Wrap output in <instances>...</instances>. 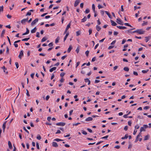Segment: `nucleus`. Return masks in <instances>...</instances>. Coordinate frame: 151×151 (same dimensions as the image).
I'll return each mask as SVG.
<instances>
[{
    "label": "nucleus",
    "mask_w": 151,
    "mask_h": 151,
    "mask_svg": "<svg viewBox=\"0 0 151 151\" xmlns=\"http://www.w3.org/2000/svg\"><path fill=\"white\" fill-rule=\"evenodd\" d=\"M5 30L4 29H3V30L2 31L1 35V37H2L4 36V34H5Z\"/></svg>",
    "instance_id": "25"
},
{
    "label": "nucleus",
    "mask_w": 151,
    "mask_h": 151,
    "mask_svg": "<svg viewBox=\"0 0 151 151\" xmlns=\"http://www.w3.org/2000/svg\"><path fill=\"white\" fill-rule=\"evenodd\" d=\"M64 79H63V78H62L60 80V82L63 83V82H64Z\"/></svg>",
    "instance_id": "60"
},
{
    "label": "nucleus",
    "mask_w": 151,
    "mask_h": 151,
    "mask_svg": "<svg viewBox=\"0 0 151 151\" xmlns=\"http://www.w3.org/2000/svg\"><path fill=\"white\" fill-rule=\"evenodd\" d=\"M134 7V10H136L137 9H139L140 8V6H138L137 7V6H135Z\"/></svg>",
    "instance_id": "50"
},
{
    "label": "nucleus",
    "mask_w": 151,
    "mask_h": 151,
    "mask_svg": "<svg viewBox=\"0 0 151 151\" xmlns=\"http://www.w3.org/2000/svg\"><path fill=\"white\" fill-rule=\"evenodd\" d=\"M52 145L53 146L55 147H57L58 146V145L57 143L56 142H52Z\"/></svg>",
    "instance_id": "15"
},
{
    "label": "nucleus",
    "mask_w": 151,
    "mask_h": 151,
    "mask_svg": "<svg viewBox=\"0 0 151 151\" xmlns=\"http://www.w3.org/2000/svg\"><path fill=\"white\" fill-rule=\"evenodd\" d=\"M86 14H88L90 12V10L88 9H86L85 11Z\"/></svg>",
    "instance_id": "40"
},
{
    "label": "nucleus",
    "mask_w": 151,
    "mask_h": 151,
    "mask_svg": "<svg viewBox=\"0 0 151 151\" xmlns=\"http://www.w3.org/2000/svg\"><path fill=\"white\" fill-rule=\"evenodd\" d=\"M128 126H126L124 128V129L125 131H127L128 129Z\"/></svg>",
    "instance_id": "61"
},
{
    "label": "nucleus",
    "mask_w": 151,
    "mask_h": 151,
    "mask_svg": "<svg viewBox=\"0 0 151 151\" xmlns=\"http://www.w3.org/2000/svg\"><path fill=\"white\" fill-rule=\"evenodd\" d=\"M105 13L107 14V15L111 19L112 18V17L111 15L107 11H105Z\"/></svg>",
    "instance_id": "23"
},
{
    "label": "nucleus",
    "mask_w": 151,
    "mask_h": 151,
    "mask_svg": "<svg viewBox=\"0 0 151 151\" xmlns=\"http://www.w3.org/2000/svg\"><path fill=\"white\" fill-rule=\"evenodd\" d=\"M15 64L16 65V68H19V65L18 63L17 62H16L15 63Z\"/></svg>",
    "instance_id": "42"
},
{
    "label": "nucleus",
    "mask_w": 151,
    "mask_h": 151,
    "mask_svg": "<svg viewBox=\"0 0 151 151\" xmlns=\"http://www.w3.org/2000/svg\"><path fill=\"white\" fill-rule=\"evenodd\" d=\"M37 28L36 27H35L33 29L31 30V32L32 33H35L36 31Z\"/></svg>",
    "instance_id": "18"
},
{
    "label": "nucleus",
    "mask_w": 151,
    "mask_h": 151,
    "mask_svg": "<svg viewBox=\"0 0 151 151\" xmlns=\"http://www.w3.org/2000/svg\"><path fill=\"white\" fill-rule=\"evenodd\" d=\"M110 22L111 23L112 25L113 26H115L117 24L116 23L114 22V21L112 20H110Z\"/></svg>",
    "instance_id": "9"
},
{
    "label": "nucleus",
    "mask_w": 151,
    "mask_h": 151,
    "mask_svg": "<svg viewBox=\"0 0 151 151\" xmlns=\"http://www.w3.org/2000/svg\"><path fill=\"white\" fill-rule=\"evenodd\" d=\"M5 50L4 49H3V50H0V54H1L2 53L4 52Z\"/></svg>",
    "instance_id": "55"
},
{
    "label": "nucleus",
    "mask_w": 151,
    "mask_h": 151,
    "mask_svg": "<svg viewBox=\"0 0 151 151\" xmlns=\"http://www.w3.org/2000/svg\"><path fill=\"white\" fill-rule=\"evenodd\" d=\"M87 129L88 131L90 133H92L93 132L92 130L88 128Z\"/></svg>",
    "instance_id": "62"
},
{
    "label": "nucleus",
    "mask_w": 151,
    "mask_h": 151,
    "mask_svg": "<svg viewBox=\"0 0 151 151\" xmlns=\"http://www.w3.org/2000/svg\"><path fill=\"white\" fill-rule=\"evenodd\" d=\"M67 57V55H64V56H63L61 57V59L62 60H63L64 59H65L66 57Z\"/></svg>",
    "instance_id": "63"
},
{
    "label": "nucleus",
    "mask_w": 151,
    "mask_h": 151,
    "mask_svg": "<svg viewBox=\"0 0 151 151\" xmlns=\"http://www.w3.org/2000/svg\"><path fill=\"white\" fill-rule=\"evenodd\" d=\"M149 71V70L147 69V70H142V72L143 73H145Z\"/></svg>",
    "instance_id": "36"
},
{
    "label": "nucleus",
    "mask_w": 151,
    "mask_h": 151,
    "mask_svg": "<svg viewBox=\"0 0 151 151\" xmlns=\"http://www.w3.org/2000/svg\"><path fill=\"white\" fill-rule=\"evenodd\" d=\"M65 124V123L64 122H60L56 124V125L57 126H64Z\"/></svg>",
    "instance_id": "5"
},
{
    "label": "nucleus",
    "mask_w": 151,
    "mask_h": 151,
    "mask_svg": "<svg viewBox=\"0 0 151 151\" xmlns=\"http://www.w3.org/2000/svg\"><path fill=\"white\" fill-rule=\"evenodd\" d=\"M28 18H27L26 19H23L21 21V23L23 24H24L25 22L28 21Z\"/></svg>",
    "instance_id": "6"
},
{
    "label": "nucleus",
    "mask_w": 151,
    "mask_h": 151,
    "mask_svg": "<svg viewBox=\"0 0 151 151\" xmlns=\"http://www.w3.org/2000/svg\"><path fill=\"white\" fill-rule=\"evenodd\" d=\"M131 30H132L131 29H130L126 31V32H127V33H133L131 31Z\"/></svg>",
    "instance_id": "56"
},
{
    "label": "nucleus",
    "mask_w": 151,
    "mask_h": 151,
    "mask_svg": "<svg viewBox=\"0 0 151 151\" xmlns=\"http://www.w3.org/2000/svg\"><path fill=\"white\" fill-rule=\"evenodd\" d=\"M145 32V31H144L142 29H137L136 30L132 32V33L137 32L139 34L141 35L144 34Z\"/></svg>",
    "instance_id": "1"
},
{
    "label": "nucleus",
    "mask_w": 151,
    "mask_h": 151,
    "mask_svg": "<svg viewBox=\"0 0 151 151\" xmlns=\"http://www.w3.org/2000/svg\"><path fill=\"white\" fill-rule=\"evenodd\" d=\"M128 134H126L125 135V136L124 137H122L121 139H127L128 138Z\"/></svg>",
    "instance_id": "26"
},
{
    "label": "nucleus",
    "mask_w": 151,
    "mask_h": 151,
    "mask_svg": "<svg viewBox=\"0 0 151 151\" xmlns=\"http://www.w3.org/2000/svg\"><path fill=\"white\" fill-rule=\"evenodd\" d=\"M76 51L77 52V53H78L79 51V48L78 47L76 50Z\"/></svg>",
    "instance_id": "41"
},
{
    "label": "nucleus",
    "mask_w": 151,
    "mask_h": 151,
    "mask_svg": "<svg viewBox=\"0 0 151 151\" xmlns=\"http://www.w3.org/2000/svg\"><path fill=\"white\" fill-rule=\"evenodd\" d=\"M36 147H37V148L39 150L40 149L39 144L38 142L36 143Z\"/></svg>",
    "instance_id": "44"
},
{
    "label": "nucleus",
    "mask_w": 151,
    "mask_h": 151,
    "mask_svg": "<svg viewBox=\"0 0 151 151\" xmlns=\"http://www.w3.org/2000/svg\"><path fill=\"white\" fill-rule=\"evenodd\" d=\"M72 46L71 45H70L68 49V50H67L68 52V53L70 52V51L71 50V49H72Z\"/></svg>",
    "instance_id": "20"
},
{
    "label": "nucleus",
    "mask_w": 151,
    "mask_h": 151,
    "mask_svg": "<svg viewBox=\"0 0 151 151\" xmlns=\"http://www.w3.org/2000/svg\"><path fill=\"white\" fill-rule=\"evenodd\" d=\"M98 8L99 9H101L102 8H103V7L102 6L100 5L99 4L98 5Z\"/></svg>",
    "instance_id": "51"
},
{
    "label": "nucleus",
    "mask_w": 151,
    "mask_h": 151,
    "mask_svg": "<svg viewBox=\"0 0 151 151\" xmlns=\"http://www.w3.org/2000/svg\"><path fill=\"white\" fill-rule=\"evenodd\" d=\"M92 9L93 11V12H95L96 11L95 10V6L94 4L92 5Z\"/></svg>",
    "instance_id": "24"
},
{
    "label": "nucleus",
    "mask_w": 151,
    "mask_h": 151,
    "mask_svg": "<svg viewBox=\"0 0 151 151\" xmlns=\"http://www.w3.org/2000/svg\"><path fill=\"white\" fill-rule=\"evenodd\" d=\"M37 138L38 140H40L41 139V137L39 134H38L37 137Z\"/></svg>",
    "instance_id": "39"
},
{
    "label": "nucleus",
    "mask_w": 151,
    "mask_h": 151,
    "mask_svg": "<svg viewBox=\"0 0 151 151\" xmlns=\"http://www.w3.org/2000/svg\"><path fill=\"white\" fill-rule=\"evenodd\" d=\"M124 70L126 71H128L129 70V68L127 67H125L124 68Z\"/></svg>",
    "instance_id": "28"
},
{
    "label": "nucleus",
    "mask_w": 151,
    "mask_h": 151,
    "mask_svg": "<svg viewBox=\"0 0 151 151\" xmlns=\"http://www.w3.org/2000/svg\"><path fill=\"white\" fill-rule=\"evenodd\" d=\"M70 23H69L67 25L66 29H65L66 30H68V29L70 27Z\"/></svg>",
    "instance_id": "27"
},
{
    "label": "nucleus",
    "mask_w": 151,
    "mask_h": 151,
    "mask_svg": "<svg viewBox=\"0 0 151 151\" xmlns=\"http://www.w3.org/2000/svg\"><path fill=\"white\" fill-rule=\"evenodd\" d=\"M89 53V51L88 50H87L85 52V54L87 57L88 56Z\"/></svg>",
    "instance_id": "47"
},
{
    "label": "nucleus",
    "mask_w": 151,
    "mask_h": 151,
    "mask_svg": "<svg viewBox=\"0 0 151 151\" xmlns=\"http://www.w3.org/2000/svg\"><path fill=\"white\" fill-rule=\"evenodd\" d=\"M59 37H58L55 40V43H58L59 42Z\"/></svg>",
    "instance_id": "33"
},
{
    "label": "nucleus",
    "mask_w": 151,
    "mask_h": 151,
    "mask_svg": "<svg viewBox=\"0 0 151 151\" xmlns=\"http://www.w3.org/2000/svg\"><path fill=\"white\" fill-rule=\"evenodd\" d=\"M87 20V18L86 17H84L81 19V22H83L86 21Z\"/></svg>",
    "instance_id": "22"
},
{
    "label": "nucleus",
    "mask_w": 151,
    "mask_h": 151,
    "mask_svg": "<svg viewBox=\"0 0 151 151\" xmlns=\"http://www.w3.org/2000/svg\"><path fill=\"white\" fill-rule=\"evenodd\" d=\"M145 38L146 42H147L149 41V40H150V39L151 38V37H150V36L146 37H145Z\"/></svg>",
    "instance_id": "13"
},
{
    "label": "nucleus",
    "mask_w": 151,
    "mask_h": 151,
    "mask_svg": "<svg viewBox=\"0 0 151 151\" xmlns=\"http://www.w3.org/2000/svg\"><path fill=\"white\" fill-rule=\"evenodd\" d=\"M38 21V18L35 19L34 20L32 21L31 23V25L33 26Z\"/></svg>",
    "instance_id": "2"
},
{
    "label": "nucleus",
    "mask_w": 151,
    "mask_h": 151,
    "mask_svg": "<svg viewBox=\"0 0 151 151\" xmlns=\"http://www.w3.org/2000/svg\"><path fill=\"white\" fill-rule=\"evenodd\" d=\"M29 39V37L25 38L22 40V41H27Z\"/></svg>",
    "instance_id": "35"
},
{
    "label": "nucleus",
    "mask_w": 151,
    "mask_h": 151,
    "mask_svg": "<svg viewBox=\"0 0 151 151\" xmlns=\"http://www.w3.org/2000/svg\"><path fill=\"white\" fill-rule=\"evenodd\" d=\"M7 121H5L3 123L2 125V128L3 130V131L4 132L5 130V129L6 128V123Z\"/></svg>",
    "instance_id": "7"
},
{
    "label": "nucleus",
    "mask_w": 151,
    "mask_h": 151,
    "mask_svg": "<svg viewBox=\"0 0 151 151\" xmlns=\"http://www.w3.org/2000/svg\"><path fill=\"white\" fill-rule=\"evenodd\" d=\"M79 3L80 1L78 0H76L74 4V6L76 7L77 6Z\"/></svg>",
    "instance_id": "8"
},
{
    "label": "nucleus",
    "mask_w": 151,
    "mask_h": 151,
    "mask_svg": "<svg viewBox=\"0 0 151 151\" xmlns=\"http://www.w3.org/2000/svg\"><path fill=\"white\" fill-rule=\"evenodd\" d=\"M53 44L52 42H51L48 45L50 47H52L53 46Z\"/></svg>",
    "instance_id": "59"
},
{
    "label": "nucleus",
    "mask_w": 151,
    "mask_h": 151,
    "mask_svg": "<svg viewBox=\"0 0 151 151\" xmlns=\"http://www.w3.org/2000/svg\"><path fill=\"white\" fill-rule=\"evenodd\" d=\"M82 133L84 135H86L87 134V133L85 131H82Z\"/></svg>",
    "instance_id": "52"
},
{
    "label": "nucleus",
    "mask_w": 151,
    "mask_h": 151,
    "mask_svg": "<svg viewBox=\"0 0 151 151\" xmlns=\"http://www.w3.org/2000/svg\"><path fill=\"white\" fill-rule=\"evenodd\" d=\"M147 22H145V21H144L143 22V23L142 24V26H144L145 25H146L147 24Z\"/></svg>",
    "instance_id": "49"
},
{
    "label": "nucleus",
    "mask_w": 151,
    "mask_h": 151,
    "mask_svg": "<svg viewBox=\"0 0 151 151\" xmlns=\"http://www.w3.org/2000/svg\"><path fill=\"white\" fill-rule=\"evenodd\" d=\"M73 110H71L70 111V112H69V115L70 116H71L72 114V113L73 112Z\"/></svg>",
    "instance_id": "57"
},
{
    "label": "nucleus",
    "mask_w": 151,
    "mask_h": 151,
    "mask_svg": "<svg viewBox=\"0 0 151 151\" xmlns=\"http://www.w3.org/2000/svg\"><path fill=\"white\" fill-rule=\"evenodd\" d=\"M117 27L120 29H125L127 28L126 27L124 26H117Z\"/></svg>",
    "instance_id": "12"
},
{
    "label": "nucleus",
    "mask_w": 151,
    "mask_h": 151,
    "mask_svg": "<svg viewBox=\"0 0 151 151\" xmlns=\"http://www.w3.org/2000/svg\"><path fill=\"white\" fill-rule=\"evenodd\" d=\"M116 20H117V22L121 25H123V22H122V20H121V19H120L119 18H117V19H116Z\"/></svg>",
    "instance_id": "4"
},
{
    "label": "nucleus",
    "mask_w": 151,
    "mask_h": 151,
    "mask_svg": "<svg viewBox=\"0 0 151 151\" xmlns=\"http://www.w3.org/2000/svg\"><path fill=\"white\" fill-rule=\"evenodd\" d=\"M84 81H85V82L86 83H87V82L88 83V85H89L90 84V83H91L90 81L88 78L85 79H84Z\"/></svg>",
    "instance_id": "10"
},
{
    "label": "nucleus",
    "mask_w": 151,
    "mask_h": 151,
    "mask_svg": "<svg viewBox=\"0 0 151 151\" xmlns=\"http://www.w3.org/2000/svg\"><path fill=\"white\" fill-rule=\"evenodd\" d=\"M149 135H147L145 136L144 138V140H148L149 139Z\"/></svg>",
    "instance_id": "32"
},
{
    "label": "nucleus",
    "mask_w": 151,
    "mask_h": 151,
    "mask_svg": "<svg viewBox=\"0 0 151 151\" xmlns=\"http://www.w3.org/2000/svg\"><path fill=\"white\" fill-rule=\"evenodd\" d=\"M2 68L3 69L4 72V73H5L6 74L8 73V72L7 71H6V70H7V68H6L4 66H3V67Z\"/></svg>",
    "instance_id": "14"
},
{
    "label": "nucleus",
    "mask_w": 151,
    "mask_h": 151,
    "mask_svg": "<svg viewBox=\"0 0 151 151\" xmlns=\"http://www.w3.org/2000/svg\"><path fill=\"white\" fill-rule=\"evenodd\" d=\"M56 69V67H53L51 68V69H50L49 70V71L50 72H52L53 70H55Z\"/></svg>",
    "instance_id": "19"
},
{
    "label": "nucleus",
    "mask_w": 151,
    "mask_h": 151,
    "mask_svg": "<svg viewBox=\"0 0 151 151\" xmlns=\"http://www.w3.org/2000/svg\"><path fill=\"white\" fill-rule=\"evenodd\" d=\"M135 128L136 129H138L139 128V126L138 125H137L135 126Z\"/></svg>",
    "instance_id": "58"
},
{
    "label": "nucleus",
    "mask_w": 151,
    "mask_h": 151,
    "mask_svg": "<svg viewBox=\"0 0 151 151\" xmlns=\"http://www.w3.org/2000/svg\"><path fill=\"white\" fill-rule=\"evenodd\" d=\"M23 129H24V130H25V131L26 132H27L28 134H29V132L26 129L25 127H23Z\"/></svg>",
    "instance_id": "37"
},
{
    "label": "nucleus",
    "mask_w": 151,
    "mask_h": 151,
    "mask_svg": "<svg viewBox=\"0 0 151 151\" xmlns=\"http://www.w3.org/2000/svg\"><path fill=\"white\" fill-rule=\"evenodd\" d=\"M26 94H27V95L28 96H30V95L29 93V91H28V90L27 89H26Z\"/></svg>",
    "instance_id": "46"
},
{
    "label": "nucleus",
    "mask_w": 151,
    "mask_h": 151,
    "mask_svg": "<svg viewBox=\"0 0 151 151\" xmlns=\"http://www.w3.org/2000/svg\"><path fill=\"white\" fill-rule=\"evenodd\" d=\"M65 74V73H61L60 74V76L63 77Z\"/></svg>",
    "instance_id": "45"
},
{
    "label": "nucleus",
    "mask_w": 151,
    "mask_h": 151,
    "mask_svg": "<svg viewBox=\"0 0 151 151\" xmlns=\"http://www.w3.org/2000/svg\"><path fill=\"white\" fill-rule=\"evenodd\" d=\"M36 37H40V33L39 32H37L36 33Z\"/></svg>",
    "instance_id": "48"
},
{
    "label": "nucleus",
    "mask_w": 151,
    "mask_h": 151,
    "mask_svg": "<svg viewBox=\"0 0 151 151\" xmlns=\"http://www.w3.org/2000/svg\"><path fill=\"white\" fill-rule=\"evenodd\" d=\"M6 53L7 54H9V48H8V47H7V46L6 47Z\"/></svg>",
    "instance_id": "34"
},
{
    "label": "nucleus",
    "mask_w": 151,
    "mask_h": 151,
    "mask_svg": "<svg viewBox=\"0 0 151 151\" xmlns=\"http://www.w3.org/2000/svg\"><path fill=\"white\" fill-rule=\"evenodd\" d=\"M54 140L56 141L57 142H59V141H63V140L58 138V139H55Z\"/></svg>",
    "instance_id": "38"
},
{
    "label": "nucleus",
    "mask_w": 151,
    "mask_h": 151,
    "mask_svg": "<svg viewBox=\"0 0 151 151\" xmlns=\"http://www.w3.org/2000/svg\"><path fill=\"white\" fill-rule=\"evenodd\" d=\"M143 127H144V128H147L148 127L147 125L146 124H144L143 125Z\"/></svg>",
    "instance_id": "64"
},
{
    "label": "nucleus",
    "mask_w": 151,
    "mask_h": 151,
    "mask_svg": "<svg viewBox=\"0 0 151 151\" xmlns=\"http://www.w3.org/2000/svg\"><path fill=\"white\" fill-rule=\"evenodd\" d=\"M124 24L126 26H128L130 27H132V26L130 25L128 23H125Z\"/></svg>",
    "instance_id": "43"
},
{
    "label": "nucleus",
    "mask_w": 151,
    "mask_h": 151,
    "mask_svg": "<svg viewBox=\"0 0 151 151\" xmlns=\"http://www.w3.org/2000/svg\"><path fill=\"white\" fill-rule=\"evenodd\" d=\"M47 40V39L45 37H44L41 40V42H43L46 41Z\"/></svg>",
    "instance_id": "31"
},
{
    "label": "nucleus",
    "mask_w": 151,
    "mask_h": 151,
    "mask_svg": "<svg viewBox=\"0 0 151 151\" xmlns=\"http://www.w3.org/2000/svg\"><path fill=\"white\" fill-rule=\"evenodd\" d=\"M145 131V129L144 128V127H141L140 130V133H141L143 131Z\"/></svg>",
    "instance_id": "29"
},
{
    "label": "nucleus",
    "mask_w": 151,
    "mask_h": 151,
    "mask_svg": "<svg viewBox=\"0 0 151 151\" xmlns=\"http://www.w3.org/2000/svg\"><path fill=\"white\" fill-rule=\"evenodd\" d=\"M24 55V53H23V50H21L18 56L19 58L21 59L22 58V57Z\"/></svg>",
    "instance_id": "3"
},
{
    "label": "nucleus",
    "mask_w": 151,
    "mask_h": 151,
    "mask_svg": "<svg viewBox=\"0 0 151 151\" xmlns=\"http://www.w3.org/2000/svg\"><path fill=\"white\" fill-rule=\"evenodd\" d=\"M8 145H9V148L10 149H11L12 148V144L10 142V141H8Z\"/></svg>",
    "instance_id": "16"
},
{
    "label": "nucleus",
    "mask_w": 151,
    "mask_h": 151,
    "mask_svg": "<svg viewBox=\"0 0 151 151\" xmlns=\"http://www.w3.org/2000/svg\"><path fill=\"white\" fill-rule=\"evenodd\" d=\"M93 118L91 117H88L86 119L85 121L87 122L90 121L92 120Z\"/></svg>",
    "instance_id": "11"
},
{
    "label": "nucleus",
    "mask_w": 151,
    "mask_h": 151,
    "mask_svg": "<svg viewBox=\"0 0 151 151\" xmlns=\"http://www.w3.org/2000/svg\"><path fill=\"white\" fill-rule=\"evenodd\" d=\"M69 35V32H68L66 33V35L64 38V42L66 40V39L67 37Z\"/></svg>",
    "instance_id": "21"
},
{
    "label": "nucleus",
    "mask_w": 151,
    "mask_h": 151,
    "mask_svg": "<svg viewBox=\"0 0 151 151\" xmlns=\"http://www.w3.org/2000/svg\"><path fill=\"white\" fill-rule=\"evenodd\" d=\"M101 27L97 25L96 26V29L98 31H99L101 29Z\"/></svg>",
    "instance_id": "17"
},
{
    "label": "nucleus",
    "mask_w": 151,
    "mask_h": 151,
    "mask_svg": "<svg viewBox=\"0 0 151 151\" xmlns=\"http://www.w3.org/2000/svg\"><path fill=\"white\" fill-rule=\"evenodd\" d=\"M31 12H28L26 14V16H27V15L30 16V15H31Z\"/></svg>",
    "instance_id": "54"
},
{
    "label": "nucleus",
    "mask_w": 151,
    "mask_h": 151,
    "mask_svg": "<svg viewBox=\"0 0 151 151\" xmlns=\"http://www.w3.org/2000/svg\"><path fill=\"white\" fill-rule=\"evenodd\" d=\"M76 36H78L81 34V32L80 31H78L76 32Z\"/></svg>",
    "instance_id": "30"
},
{
    "label": "nucleus",
    "mask_w": 151,
    "mask_h": 151,
    "mask_svg": "<svg viewBox=\"0 0 151 151\" xmlns=\"http://www.w3.org/2000/svg\"><path fill=\"white\" fill-rule=\"evenodd\" d=\"M149 108H150L149 106H146L145 107L143 108V109H144L147 110V109H149Z\"/></svg>",
    "instance_id": "53"
}]
</instances>
